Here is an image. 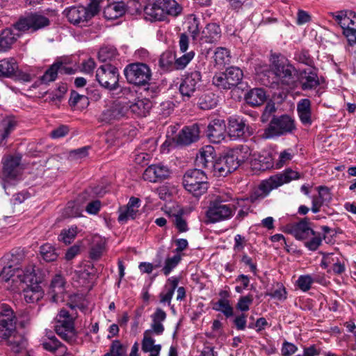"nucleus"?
I'll list each match as a JSON object with an SVG mask.
<instances>
[{"label": "nucleus", "mask_w": 356, "mask_h": 356, "mask_svg": "<svg viewBox=\"0 0 356 356\" xmlns=\"http://www.w3.org/2000/svg\"><path fill=\"white\" fill-rule=\"evenodd\" d=\"M3 258L8 265L1 270L3 287L13 293L22 290L27 303H35L41 300L44 291L40 285L43 280L40 268L33 264H29L24 269L16 267L22 259V254L17 251L6 254Z\"/></svg>", "instance_id": "f257e3e1"}, {"label": "nucleus", "mask_w": 356, "mask_h": 356, "mask_svg": "<svg viewBox=\"0 0 356 356\" xmlns=\"http://www.w3.org/2000/svg\"><path fill=\"white\" fill-rule=\"evenodd\" d=\"M16 323L17 318L12 308L6 304H1V338L15 355H26V341L17 334Z\"/></svg>", "instance_id": "f03ea898"}, {"label": "nucleus", "mask_w": 356, "mask_h": 356, "mask_svg": "<svg viewBox=\"0 0 356 356\" xmlns=\"http://www.w3.org/2000/svg\"><path fill=\"white\" fill-rule=\"evenodd\" d=\"M299 178L300 175L298 172L289 168L286 169L282 172L261 180L257 186L252 189L248 200L251 203L259 202L268 197L273 190Z\"/></svg>", "instance_id": "7ed1b4c3"}, {"label": "nucleus", "mask_w": 356, "mask_h": 356, "mask_svg": "<svg viewBox=\"0 0 356 356\" xmlns=\"http://www.w3.org/2000/svg\"><path fill=\"white\" fill-rule=\"evenodd\" d=\"M270 66L262 65L259 67L261 73H268L274 75L272 82L268 81L264 84H281L283 86H291L295 82V76L296 70L295 67L291 65L287 59L284 56L279 55H272Z\"/></svg>", "instance_id": "20e7f679"}, {"label": "nucleus", "mask_w": 356, "mask_h": 356, "mask_svg": "<svg viewBox=\"0 0 356 356\" xmlns=\"http://www.w3.org/2000/svg\"><path fill=\"white\" fill-rule=\"evenodd\" d=\"M145 17L150 21H163L167 15L177 17L182 7L175 0H156L144 8Z\"/></svg>", "instance_id": "39448f33"}, {"label": "nucleus", "mask_w": 356, "mask_h": 356, "mask_svg": "<svg viewBox=\"0 0 356 356\" xmlns=\"http://www.w3.org/2000/svg\"><path fill=\"white\" fill-rule=\"evenodd\" d=\"M241 161L238 157H218L216 161H209L207 157H195V165L213 172L217 177H225L236 170Z\"/></svg>", "instance_id": "423d86ee"}, {"label": "nucleus", "mask_w": 356, "mask_h": 356, "mask_svg": "<svg viewBox=\"0 0 356 356\" xmlns=\"http://www.w3.org/2000/svg\"><path fill=\"white\" fill-rule=\"evenodd\" d=\"M98 12V3L92 1L86 6L79 5L67 8L63 13L70 24L76 26L83 27L88 25L90 21Z\"/></svg>", "instance_id": "0eeeda50"}, {"label": "nucleus", "mask_w": 356, "mask_h": 356, "mask_svg": "<svg viewBox=\"0 0 356 356\" xmlns=\"http://www.w3.org/2000/svg\"><path fill=\"white\" fill-rule=\"evenodd\" d=\"M202 169L189 170L183 177V185L185 189L195 197L202 195L209 188L207 177Z\"/></svg>", "instance_id": "6e6552de"}, {"label": "nucleus", "mask_w": 356, "mask_h": 356, "mask_svg": "<svg viewBox=\"0 0 356 356\" xmlns=\"http://www.w3.org/2000/svg\"><path fill=\"white\" fill-rule=\"evenodd\" d=\"M294 129V120L289 115H283L274 117L261 134V137L264 139H270L292 133Z\"/></svg>", "instance_id": "1a4fd4ad"}, {"label": "nucleus", "mask_w": 356, "mask_h": 356, "mask_svg": "<svg viewBox=\"0 0 356 356\" xmlns=\"http://www.w3.org/2000/svg\"><path fill=\"white\" fill-rule=\"evenodd\" d=\"M55 331L56 334L67 342H72L76 338L74 329V316L66 309H61L56 316Z\"/></svg>", "instance_id": "9d476101"}, {"label": "nucleus", "mask_w": 356, "mask_h": 356, "mask_svg": "<svg viewBox=\"0 0 356 356\" xmlns=\"http://www.w3.org/2000/svg\"><path fill=\"white\" fill-rule=\"evenodd\" d=\"M124 73L127 81L136 86H145L152 79L150 67L143 63H134L126 66Z\"/></svg>", "instance_id": "9b49d317"}, {"label": "nucleus", "mask_w": 356, "mask_h": 356, "mask_svg": "<svg viewBox=\"0 0 356 356\" xmlns=\"http://www.w3.org/2000/svg\"><path fill=\"white\" fill-rule=\"evenodd\" d=\"M235 209L232 204H225L221 197H217L210 202L206 216L209 222L214 223L231 218Z\"/></svg>", "instance_id": "f8f14e48"}, {"label": "nucleus", "mask_w": 356, "mask_h": 356, "mask_svg": "<svg viewBox=\"0 0 356 356\" xmlns=\"http://www.w3.org/2000/svg\"><path fill=\"white\" fill-rule=\"evenodd\" d=\"M50 24V20L47 17L38 13H29L21 17L14 24V28L21 32L31 31H37Z\"/></svg>", "instance_id": "ddd939ff"}, {"label": "nucleus", "mask_w": 356, "mask_h": 356, "mask_svg": "<svg viewBox=\"0 0 356 356\" xmlns=\"http://www.w3.org/2000/svg\"><path fill=\"white\" fill-rule=\"evenodd\" d=\"M96 80L99 85L108 90H115L118 85L119 72L117 67L111 64L101 65L96 72Z\"/></svg>", "instance_id": "4468645a"}, {"label": "nucleus", "mask_w": 356, "mask_h": 356, "mask_svg": "<svg viewBox=\"0 0 356 356\" xmlns=\"http://www.w3.org/2000/svg\"><path fill=\"white\" fill-rule=\"evenodd\" d=\"M202 81L201 72L198 70L186 74L179 86V92L184 100H188L200 88Z\"/></svg>", "instance_id": "2eb2a0df"}, {"label": "nucleus", "mask_w": 356, "mask_h": 356, "mask_svg": "<svg viewBox=\"0 0 356 356\" xmlns=\"http://www.w3.org/2000/svg\"><path fill=\"white\" fill-rule=\"evenodd\" d=\"M335 20L343 29L347 40L353 41L356 33V13L353 11H341L334 16Z\"/></svg>", "instance_id": "dca6fc26"}, {"label": "nucleus", "mask_w": 356, "mask_h": 356, "mask_svg": "<svg viewBox=\"0 0 356 356\" xmlns=\"http://www.w3.org/2000/svg\"><path fill=\"white\" fill-rule=\"evenodd\" d=\"M229 136L231 138L245 139L253 134V129L240 118H231L229 120Z\"/></svg>", "instance_id": "f3484780"}, {"label": "nucleus", "mask_w": 356, "mask_h": 356, "mask_svg": "<svg viewBox=\"0 0 356 356\" xmlns=\"http://www.w3.org/2000/svg\"><path fill=\"white\" fill-rule=\"evenodd\" d=\"M128 111V104L125 102H115L108 106L101 115V120L110 122L124 118Z\"/></svg>", "instance_id": "a211bd4d"}, {"label": "nucleus", "mask_w": 356, "mask_h": 356, "mask_svg": "<svg viewBox=\"0 0 356 356\" xmlns=\"http://www.w3.org/2000/svg\"><path fill=\"white\" fill-rule=\"evenodd\" d=\"M284 232L293 235L298 240L307 239L314 234V231L309 227L307 218L298 222L286 225Z\"/></svg>", "instance_id": "6ab92c4d"}, {"label": "nucleus", "mask_w": 356, "mask_h": 356, "mask_svg": "<svg viewBox=\"0 0 356 356\" xmlns=\"http://www.w3.org/2000/svg\"><path fill=\"white\" fill-rule=\"evenodd\" d=\"M222 35L221 29L216 23H209L201 31L198 42L200 44L218 42Z\"/></svg>", "instance_id": "aec40b11"}, {"label": "nucleus", "mask_w": 356, "mask_h": 356, "mask_svg": "<svg viewBox=\"0 0 356 356\" xmlns=\"http://www.w3.org/2000/svg\"><path fill=\"white\" fill-rule=\"evenodd\" d=\"M170 169L163 164H153L148 166L144 172L143 177L150 182H157L170 176Z\"/></svg>", "instance_id": "412c9836"}, {"label": "nucleus", "mask_w": 356, "mask_h": 356, "mask_svg": "<svg viewBox=\"0 0 356 356\" xmlns=\"http://www.w3.org/2000/svg\"><path fill=\"white\" fill-rule=\"evenodd\" d=\"M225 123L221 120L211 121L208 127L207 135L209 140L214 143H218L225 138Z\"/></svg>", "instance_id": "4be33fe9"}, {"label": "nucleus", "mask_w": 356, "mask_h": 356, "mask_svg": "<svg viewBox=\"0 0 356 356\" xmlns=\"http://www.w3.org/2000/svg\"><path fill=\"white\" fill-rule=\"evenodd\" d=\"M65 280L61 275H56L52 278L48 291L52 302H57L63 299V296L65 293Z\"/></svg>", "instance_id": "5701e85b"}, {"label": "nucleus", "mask_w": 356, "mask_h": 356, "mask_svg": "<svg viewBox=\"0 0 356 356\" xmlns=\"http://www.w3.org/2000/svg\"><path fill=\"white\" fill-rule=\"evenodd\" d=\"M20 159L21 157H10L6 161L3 167L5 181L15 180L20 175L22 170Z\"/></svg>", "instance_id": "b1692460"}, {"label": "nucleus", "mask_w": 356, "mask_h": 356, "mask_svg": "<svg viewBox=\"0 0 356 356\" xmlns=\"http://www.w3.org/2000/svg\"><path fill=\"white\" fill-rule=\"evenodd\" d=\"M200 129L197 124H193L191 127L184 128L179 134L177 143L188 145L197 140L199 138Z\"/></svg>", "instance_id": "393cba45"}, {"label": "nucleus", "mask_w": 356, "mask_h": 356, "mask_svg": "<svg viewBox=\"0 0 356 356\" xmlns=\"http://www.w3.org/2000/svg\"><path fill=\"white\" fill-rule=\"evenodd\" d=\"M300 83L303 90L314 89L320 84L317 73L312 69H306L301 72Z\"/></svg>", "instance_id": "a878e982"}, {"label": "nucleus", "mask_w": 356, "mask_h": 356, "mask_svg": "<svg viewBox=\"0 0 356 356\" xmlns=\"http://www.w3.org/2000/svg\"><path fill=\"white\" fill-rule=\"evenodd\" d=\"M297 112L300 122L305 126L312 123L311 102L308 99L300 100L297 104Z\"/></svg>", "instance_id": "bb28decb"}, {"label": "nucleus", "mask_w": 356, "mask_h": 356, "mask_svg": "<svg viewBox=\"0 0 356 356\" xmlns=\"http://www.w3.org/2000/svg\"><path fill=\"white\" fill-rule=\"evenodd\" d=\"M127 10V5L123 1L113 2L104 8V17L110 20L122 16Z\"/></svg>", "instance_id": "cd10ccee"}, {"label": "nucleus", "mask_w": 356, "mask_h": 356, "mask_svg": "<svg viewBox=\"0 0 356 356\" xmlns=\"http://www.w3.org/2000/svg\"><path fill=\"white\" fill-rule=\"evenodd\" d=\"M42 348L54 353L56 356H66L67 349L55 336L49 337L48 341L42 343Z\"/></svg>", "instance_id": "c85d7f7f"}, {"label": "nucleus", "mask_w": 356, "mask_h": 356, "mask_svg": "<svg viewBox=\"0 0 356 356\" xmlns=\"http://www.w3.org/2000/svg\"><path fill=\"white\" fill-rule=\"evenodd\" d=\"M332 197L329 189L325 186L318 188V195L313 196L312 211L316 213L320 211L321 207L325 203L330 202Z\"/></svg>", "instance_id": "c756f323"}, {"label": "nucleus", "mask_w": 356, "mask_h": 356, "mask_svg": "<svg viewBox=\"0 0 356 356\" xmlns=\"http://www.w3.org/2000/svg\"><path fill=\"white\" fill-rule=\"evenodd\" d=\"M152 108L151 102L146 98L136 99L134 102L128 104V109L139 117H145Z\"/></svg>", "instance_id": "7c9ffc66"}, {"label": "nucleus", "mask_w": 356, "mask_h": 356, "mask_svg": "<svg viewBox=\"0 0 356 356\" xmlns=\"http://www.w3.org/2000/svg\"><path fill=\"white\" fill-rule=\"evenodd\" d=\"M266 99L265 90L259 88L251 89L245 95L246 103L252 106L261 105L266 101Z\"/></svg>", "instance_id": "2f4dec72"}, {"label": "nucleus", "mask_w": 356, "mask_h": 356, "mask_svg": "<svg viewBox=\"0 0 356 356\" xmlns=\"http://www.w3.org/2000/svg\"><path fill=\"white\" fill-rule=\"evenodd\" d=\"M63 71L66 73H70L68 69L63 65L62 62L54 63L49 67V68L41 77V81L44 83H48L49 82L54 81L56 80L58 73Z\"/></svg>", "instance_id": "473e14b6"}, {"label": "nucleus", "mask_w": 356, "mask_h": 356, "mask_svg": "<svg viewBox=\"0 0 356 356\" xmlns=\"http://www.w3.org/2000/svg\"><path fill=\"white\" fill-rule=\"evenodd\" d=\"M230 52L225 48L219 47L214 51L213 60L215 65L219 68L225 67L230 62Z\"/></svg>", "instance_id": "72a5a7b5"}, {"label": "nucleus", "mask_w": 356, "mask_h": 356, "mask_svg": "<svg viewBox=\"0 0 356 356\" xmlns=\"http://www.w3.org/2000/svg\"><path fill=\"white\" fill-rule=\"evenodd\" d=\"M18 70L15 59L8 58L1 60V76L13 78Z\"/></svg>", "instance_id": "f704fd0d"}, {"label": "nucleus", "mask_w": 356, "mask_h": 356, "mask_svg": "<svg viewBox=\"0 0 356 356\" xmlns=\"http://www.w3.org/2000/svg\"><path fill=\"white\" fill-rule=\"evenodd\" d=\"M17 121L14 115H7L1 120V140L7 138L15 130Z\"/></svg>", "instance_id": "c9c22d12"}, {"label": "nucleus", "mask_w": 356, "mask_h": 356, "mask_svg": "<svg viewBox=\"0 0 356 356\" xmlns=\"http://www.w3.org/2000/svg\"><path fill=\"white\" fill-rule=\"evenodd\" d=\"M155 340L151 336V331L145 330L143 333L142 350L145 353L160 352L161 346L154 344Z\"/></svg>", "instance_id": "e433bc0d"}, {"label": "nucleus", "mask_w": 356, "mask_h": 356, "mask_svg": "<svg viewBox=\"0 0 356 356\" xmlns=\"http://www.w3.org/2000/svg\"><path fill=\"white\" fill-rule=\"evenodd\" d=\"M188 31L194 42L197 43L201 35L200 30V22L194 15H191L187 20Z\"/></svg>", "instance_id": "4c0bfd02"}, {"label": "nucleus", "mask_w": 356, "mask_h": 356, "mask_svg": "<svg viewBox=\"0 0 356 356\" xmlns=\"http://www.w3.org/2000/svg\"><path fill=\"white\" fill-rule=\"evenodd\" d=\"M19 36L13 33L11 29H6L1 31V51H8Z\"/></svg>", "instance_id": "58836bf2"}, {"label": "nucleus", "mask_w": 356, "mask_h": 356, "mask_svg": "<svg viewBox=\"0 0 356 356\" xmlns=\"http://www.w3.org/2000/svg\"><path fill=\"white\" fill-rule=\"evenodd\" d=\"M118 220L121 224H125L129 220H134L138 214L136 211L127 207L126 205L120 207L118 210Z\"/></svg>", "instance_id": "ea45409f"}, {"label": "nucleus", "mask_w": 356, "mask_h": 356, "mask_svg": "<svg viewBox=\"0 0 356 356\" xmlns=\"http://www.w3.org/2000/svg\"><path fill=\"white\" fill-rule=\"evenodd\" d=\"M213 309L222 312L226 318L232 317L234 315V309L230 305L229 300L226 298H221L215 302Z\"/></svg>", "instance_id": "a19ab883"}, {"label": "nucleus", "mask_w": 356, "mask_h": 356, "mask_svg": "<svg viewBox=\"0 0 356 356\" xmlns=\"http://www.w3.org/2000/svg\"><path fill=\"white\" fill-rule=\"evenodd\" d=\"M251 165L254 168L259 170H266L268 169L273 168L274 163L273 157H258L250 161Z\"/></svg>", "instance_id": "79ce46f5"}, {"label": "nucleus", "mask_w": 356, "mask_h": 356, "mask_svg": "<svg viewBox=\"0 0 356 356\" xmlns=\"http://www.w3.org/2000/svg\"><path fill=\"white\" fill-rule=\"evenodd\" d=\"M226 74L228 81L230 83L232 87H235L240 83L243 78V72L241 70L236 67H231L226 70Z\"/></svg>", "instance_id": "37998d69"}, {"label": "nucleus", "mask_w": 356, "mask_h": 356, "mask_svg": "<svg viewBox=\"0 0 356 356\" xmlns=\"http://www.w3.org/2000/svg\"><path fill=\"white\" fill-rule=\"evenodd\" d=\"M198 104L201 109L209 110L216 106L217 102L213 93H207L200 97Z\"/></svg>", "instance_id": "c03bdc74"}, {"label": "nucleus", "mask_w": 356, "mask_h": 356, "mask_svg": "<svg viewBox=\"0 0 356 356\" xmlns=\"http://www.w3.org/2000/svg\"><path fill=\"white\" fill-rule=\"evenodd\" d=\"M40 253L44 260L51 262L56 260L58 254L55 248L50 244H44L40 247Z\"/></svg>", "instance_id": "a18cd8bd"}, {"label": "nucleus", "mask_w": 356, "mask_h": 356, "mask_svg": "<svg viewBox=\"0 0 356 356\" xmlns=\"http://www.w3.org/2000/svg\"><path fill=\"white\" fill-rule=\"evenodd\" d=\"M117 56L116 49L113 47H105L100 49L98 52L99 61L106 63L112 60Z\"/></svg>", "instance_id": "49530a36"}, {"label": "nucleus", "mask_w": 356, "mask_h": 356, "mask_svg": "<svg viewBox=\"0 0 356 356\" xmlns=\"http://www.w3.org/2000/svg\"><path fill=\"white\" fill-rule=\"evenodd\" d=\"M181 261V256L176 254L172 257H168L165 259V265L162 268L163 273L167 276L178 265Z\"/></svg>", "instance_id": "de8ad7c7"}, {"label": "nucleus", "mask_w": 356, "mask_h": 356, "mask_svg": "<svg viewBox=\"0 0 356 356\" xmlns=\"http://www.w3.org/2000/svg\"><path fill=\"white\" fill-rule=\"evenodd\" d=\"M227 78L226 72L224 73L217 74L213 77V83L221 89H230L232 87Z\"/></svg>", "instance_id": "09e8293b"}, {"label": "nucleus", "mask_w": 356, "mask_h": 356, "mask_svg": "<svg viewBox=\"0 0 356 356\" xmlns=\"http://www.w3.org/2000/svg\"><path fill=\"white\" fill-rule=\"evenodd\" d=\"M77 234V227L72 226L68 229L62 230L59 235V240L65 244H70L74 239Z\"/></svg>", "instance_id": "8fccbe9b"}, {"label": "nucleus", "mask_w": 356, "mask_h": 356, "mask_svg": "<svg viewBox=\"0 0 356 356\" xmlns=\"http://www.w3.org/2000/svg\"><path fill=\"white\" fill-rule=\"evenodd\" d=\"M195 53L191 51L184 54L181 57L177 58L175 61V67L176 70H183L194 58Z\"/></svg>", "instance_id": "3c124183"}, {"label": "nucleus", "mask_w": 356, "mask_h": 356, "mask_svg": "<svg viewBox=\"0 0 356 356\" xmlns=\"http://www.w3.org/2000/svg\"><path fill=\"white\" fill-rule=\"evenodd\" d=\"M70 104L72 106H78L80 104L81 107L88 104V99L86 95H79L75 91L71 92L70 98Z\"/></svg>", "instance_id": "603ef678"}, {"label": "nucleus", "mask_w": 356, "mask_h": 356, "mask_svg": "<svg viewBox=\"0 0 356 356\" xmlns=\"http://www.w3.org/2000/svg\"><path fill=\"white\" fill-rule=\"evenodd\" d=\"M109 353L113 356H126L127 347L119 340H115L110 346Z\"/></svg>", "instance_id": "864d4df0"}, {"label": "nucleus", "mask_w": 356, "mask_h": 356, "mask_svg": "<svg viewBox=\"0 0 356 356\" xmlns=\"http://www.w3.org/2000/svg\"><path fill=\"white\" fill-rule=\"evenodd\" d=\"M104 249V242L102 239L98 238V241L93 243L90 255L92 259H98L102 254L103 250Z\"/></svg>", "instance_id": "5fc2aeb1"}, {"label": "nucleus", "mask_w": 356, "mask_h": 356, "mask_svg": "<svg viewBox=\"0 0 356 356\" xmlns=\"http://www.w3.org/2000/svg\"><path fill=\"white\" fill-rule=\"evenodd\" d=\"M253 302V296L252 295H247L244 296H241L236 304V309L240 310L241 312H247L250 309V306L252 305Z\"/></svg>", "instance_id": "6e6d98bb"}, {"label": "nucleus", "mask_w": 356, "mask_h": 356, "mask_svg": "<svg viewBox=\"0 0 356 356\" xmlns=\"http://www.w3.org/2000/svg\"><path fill=\"white\" fill-rule=\"evenodd\" d=\"M313 283V279L311 275H301L297 280V285L302 291H307L310 289Z\"/></svg>", "instance_id": "4d7b16f0"}, {"label": "nucleus", "mask_w": 356, "mask_h": 356, "mask_svg": "<svg viewBox=\"0 0 356 356\" xmlns=\"http://www.w3.org/2000/svg\"><path fill=\"white\" fill-rule=\"evenodd\" d=\"M312 238L305 243V247H307L309 250L315 251L318 247L321 245L322 238L320 234H316L314 232V234H312Z\"/></svg>", "instance_id": "13d9d810"}, {"label": "nucleus", "mask_w": 356, "mask_h": 356, "mask_svg": "<svg viewBox=\"0 0 356 356\" xmlns=\"http://www.w3.org/2000/svg\"><path fill=\"white\" fill-rule=\"evenodd\" d=\"M267 295L273 298H275V299H277L279 300H285L286 298V289L281 284H277V288L272 290Z\"/></svg>", "instance_id": "bf43d9fd"}, {"label": "nucleus", "mask_w": 356, "mask_h": 356, "mask_svg": "<svg viewBox=\"0 0 356 356\" xmlns=\"http://www.w3.org/2000/svg\"><path fill=\"white\" fill-rule=\"evenodd\" d=\"M174 293L175 291H173L172 289L164 286L163 290L159 294L160 302L163 304L167 303L170 305Z\"/></svg>", "instance_id": "052dcab7"}, {"label": "nucleus", "mask_w": 356, "mask_h": 356, "mask_svg": "<svg viewBox=\"0 0 356 356\" xmlns=\"http://www.w3.org/2000/svg\"><path fill=\"white\" fill-rule=\"evenodd\" d=\"M298 350V347L290 342L284 341L281 349L282 355L283 356H291Z\"/></svg>", "instance_id": "680f3d73"}, {"label": "nucleus", "mask_w": 356, "mask_h": 356, "mask_svg": "<svg viewBox=\"0 0 356 356\" xmlns=\"http://www.w3.org/2000/svg\"><path fill=\"white\" fill-rule=\"evenodd\" d=\"M322 254L323 259L321 262V266L325 269L327 268L330 265H333V264L337 261V259H338L332 253L329 254L323 252Z\"/></svg>", "instance_id": "e2e57ef3"}, {"label": "nucleus", "mask_w": 356, "mask_h": 356, "mask_svg": "<svg viewBox=\"0 0 356 356\" xmlns=\"http://www.w3.org/2000/svg\"><path fill=\"white\" fill-rule=\"evenodd\" d=\"M321 353V348L316 345H312L303 348L302 354H299L296 356H318Z\"/></svg>", "instance_id": "0e129e2a"}, {"label": "nucleus", "mask_w": 356, "mask_h": 356, "mask_svg": "<svg viewBox=\"0 0 356 356\" xmlns=\"http://www.w3.org/2000/svg\"><path fill=\"white\" fill-rule=\"evenodd\" d=\"M69 132V129L65 125H60L51 131L50 136L52 138H60L65 136Z\"/></svg>", "instance_id": "69168bd1"}, {"label": "nucleus", "mask_w": 356, "mask_h": 356, "mask_svg": "<svg viewBox=\"0 0 356 356\" xmlns=\"http://www.w3.org/2000/svg\"><path fill=\"white\" fill-rule=\"evenodd\" d=\"M247 316L245 314H241L238 316H236L233 322L236 327V328L238 330H244L246 327V323H247Z\"/></svg>", "instance_id": "338daca9"}, {"label": "nucleus", "mask_w": 356, "mask_h": 356, "mask_svg": "<svg viewBox=\"0 0 356 356\" xmlns=\"http://www.w3.org/2000/svg\"><path fill=\"white\" fill-rule=\"evenodd\" d=\"M174 224L179 232H185L188 229L186 221L179 215L175 216Z\"/></svg>", "instance_id": "774afa93"}]
</instances>
